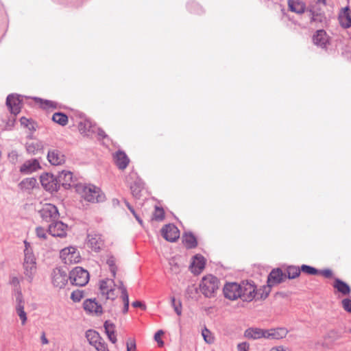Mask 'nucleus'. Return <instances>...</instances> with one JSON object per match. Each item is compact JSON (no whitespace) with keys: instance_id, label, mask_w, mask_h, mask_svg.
<instances>
[{"instance_id":"obj_1","label":"nucleus","mask_w":351,"mask_h":351,"mask_svg":"<svg viewBox=\"0 0 351 351\" xmlns=\"http://www.w3.org/2000/svg\"><path fill=\"white\" fill-rule=\"evenodd\" d=\"M75 191L89 202L99 203L106 199V196L100 188L93 184L79 183L75 185Z\"/></svg>"},{"instance_id":"obj_2","label":"nucleus","mask_w":351,"mask_h":351,"mask_svg":"<svg viewBox=\"0 0 351 351\" xmlns=\"http://www.w3.org/2000/svg\"><path fill=\"white\" fill-rule=\"evenodd\" d=\"M219 280L213 275H208L202 278L199 284L202 293L206 298L214 297L216 291L219 289Z\"/></svg>"},{"instance_id":"obj_3","label":"nucleus","mask_w":351,"mask_h":351,"mask_svg":"<svg viewBox=\"0 0 351 351\" xmlns=\"http://www.w3.org/2000/svg\"><path fill=\"white\" fill-rule=\"evenodd\" d=\"M69 278L73 285L84 287L88 282L90 276L87 270L75 267L70 271Z\"/></svg>"},{"instance_id":"obj_4","label":"nucleus","mask_w":351,"mask_h":351,"mask_svg":"<svg viewBox=\"0 0 351 351\" xmlns=\"http://www.w3.org/2000/svg\"><path fill=\"white\" fill-rule=\"evenodd\" d=\"M40 217L43 221L47 223H52L60 217V213L58 208L52 204H45L42 208L38 210Z\"/></svg>"},{"instance_id":"obj_5","label":"nucleus","mask_w":351,"mask_h":351,"mask_svg":"<svg viewBox=\"0 0 351 351\" xmlns=\"http://www.w3.org/2000/svg\"><path fill=\"white\" fill-rule=\"evenodd\" d=\"M85 336L89 344L97 351H109L106 343L97 331L89 329L86 332Z\"/></svg>"},{"instance_id":"obj_6","label":"nucleus","mask_w":351,"mask_h":351,"mask_svg":"<svg viewBox=\"0 0 351 351\" xmlns=\"http://www.w3.org/2000/svg\"><path fill=\"white\" fill-rule=\"evenodd\" d=\"M40 180L43 187L50 193L57 192L60 189L58 178L54 176L52 173H43L40 177Z\"/></svg>"},{"instance_id":"obj_7","label":"nucleus","mask_w":351,"mask_h":351,"mask_svg":"<svg viewBox=\"0 0 351 351\" xmlns=\"http://www.w3.org/2000/svg\"><path fill=\"white\" fill-rule=\"evenodd\" d=\"M241 299L244 302H251L256 297V287L252 280L242 281L240 283Z\"/></svg>"},{"instance_id":"obj_8","label":"nucleus","mask_w":351,"mask_h":351,"mask_svg":"<svg viewBox=\"0 0 351 351\" xmlns=\"http://www.w3.org/2000/svg\"><path fill=\"white\" fill-rule=\"evenodd\" d=\"M6 106L10 113L17 115L23 107V96L16 93H12L7 96Z\"/></svg>"},{"instance_id":"obj_9","label":"nucleus","mask_w":351,"mask_h":351,"mask_svg":"<svg viewBox=\"0 0 351 351\" xmlns=\"http://www.w3.org/2000/svg\"><path fill=\"white\" fill-rule=\"evenodd\" d=\"M68 226L58 219L49 224L47 231L54 237L64 238L66 236Z\"/></svg>"},{"instance_id":"obj_10","label":"nucleus","mask_w":351,"mask_h":351,"mask_svg":"<svg viewBox=\"0 0 351 351\" xmlns=\"http://www.w3.org/2000/svg\"><path fill=\"white\" fill-rule=\"evenodd\" d=\"M69 277L66 271L61 267H57L52 272V283L54 287L59 289L64 287L66 285Z\"/></svg>"},{"instance_id":"obj_11","label":"nucleus","mask_w":351,"mask_h":351,"mask_svg":"<svg viewBox=\"0 0 351 351\" xmlns=\"http://www.w3.org/2000/svg\"><path fill=\"white\" fill-rule=\"evenodd\" d=\"M241 286L237 282H227L223 289L224 297L230 300L241 298Z\"/></svg>"},{"instance_id":"obj_12","label":"nucleus","mask_w":351,"mask_h":351,"mask_svg":"<svg viewBox=\"0 0 351 351\" xmlns=\"http://www.w3.org/2000/svg\"><path fill=\"white\" fill-rule=\"evenodd\" d=\"M161 234L169 242H175L180 237V230L172 223L165 225L161 229Z\"/></svg>"},{"instance_id":"obj_13","label":"nucleus","mask_w":351,"mask_h":351,"mask_svg":"<svg viewBox=\"0 0 351 351\" xmlns=\"http://www.w3.org/2000/svg\"><path fill=\"white\" fill-rule=\"evenodd\" d=\"M313 42L315 45L326 49L330 44V37L324 29L317 30L313 36Z\"/></svg>"},{"instance_id":"obj_14","label":"nucleus","mask_w":351,"mask_h":351,"mask_svg":"<svg viewBox=\"0 0 351 351\" xmlns=\"http://www.w3.org/2000/svg\"><path fill=\"white\" fill-rule=\"evenodd\" d=\"M58 178L60 187L62 186L64 189H69L71 187L75 189V185L78 184L73 180V173L69 171H62L59 173Z\"/></svg>"},{"instance_id":"obj_15","label":"nucleus","mask_w":351,"mask_h":351,"mask_svg":"<svg viewBox=\"0 0 351 351\" xmlns=\"http://www.w3.org/2000/svg\"><path fill=\"white\" fill-rule=\"evenodd\" d=\"M286 274H283L280 268L273 269L267 276V287H271L285 281Z\"/></svg>"},{"instance_id":"obj_16","label":"nucleus","mask_w":351,"mask_h":351,"mask_svg":"<svg viewBox=\"0 0 351 351\" xmlns=\"http://www.w3.org/2000/svg\"><path fill=\"white\" fill-rule=\"evenodd\" d=\"M83 308L88 313L101 315L103 313L101 305L96 301L95 298H88L85 300L83 302Z\"/></svg>"},{"instance_id":"obj_17","label":"nucleus","mask_w":351,"mask_h":351,"mask_svg":"<svg viewBox=\"0 0 351 351\" xmlns=\"http://www.w3.org/2000/svg\"><path fill=\"white\" fill-rule=\"evenodd\" d=\"M87 245L93 251L96 252H99L101 250L102 245H104V241L101 239V236L95 232L88 234Z\"/></svg>"},{"instance_id":"obj_18","label":"nucleus","mask_w":351,"mask_h":351,"mask_svg":"<svg viewBox=\"0 0 351 351\" xmlns=\"http://www.w3.org/2000/svg\"><path fill=\"white\" fill-rule=\"evenodd\" d=\"M310 13L311 23H322L326 22V16L323 10H322L317 6H311L306 10Z\"/></svg>"},{"instance_id":"obj_19","label":"nucleus","mask_w":351,"mask_h":351,"mask_svg":"<svg viewBox=\"0 0 351 351\" xmlns=\"http://www.w3.org/2000/svg\"><path fill=\"white\" fill-rule=\"evenodd\" d=\"M47 160L52 165H60L64 162L65 156L58 149H53L48 151Z\"/></svg>"},{"instance_id":"obj_20","label":"nucleus","mask_w":351,"mask_h":351,"mask_svg":"<svg viewBox=\"0 0 351 351\" xmlns=\"http://www.w3.org/2000/svg\"><path fill=\"white\" fill-rule=\"evenodd\" d=\"M40 168L38 160L34 158L25 161L20 167V172L23 174H30Z\"/></svg>"},{"instance_id":"obj_21","label":"nucleus","mask_w":351,"mask_h":351,"mask_svg":"<svg viewBox=\"0 0 351 351\" xmlns=\"http://www.w3.org/2000/svg\"><path fill=\"white\" fill-rule=\"evenodd\" d=\"M78 129L82 134L86 136H90L96 132V125L88 119L80 121L78 125Z\"/></svg>"},{"instance_id":"obj_22","label":"nucleus","mask_w":351,"mask_h":351,"mask_svg":"<svg viewBox=\"0 0 351 351\" xmlns=\"http://www.w3.org/2000/svg\"><path fill=\"white\" fill-rule=\"evenodd\" d=\"M289 10L298 14H302L306 10V3L302 0H288Z\"/></svg>"},{"instance_id":"obj_23","label":"nucleus","mask_w":351,"mask_h":351,"mask_svg":"<svg viewBox=\"0 0 351 351\" xmlns=\"http://www.w3.org/2000/svg\"><path fill=\"white\" fill-rule=\"evenodd\" d=\"M338 19L342 27L348 29L351 27V11L349 6H346L342 9Z\"/></svg>"},{"instance_id":"obj_24","label":"nucleus","mask_w":351,"mask_h":351,"mask_svg":"<svg viewBox=\"0 0 351 351\" xmlns=\"http://www.w3.org/2000/svg\"><path fill=\"white\" fill-rule=\"evenodd\" d=\"M116 165L119 169H125L130 162V159L126 154L121 150L117 151L114 155Z\"/></svg>"},{"instance_id":"obj_25","label":"nucleus","mask_w":351,"mask_h":351,"mask_svg":"<svg viewBox=\"0 0 351 351\" xmlns=\"http://www.w3.org/2000/svg\"><path fill=\"white\" fill-rule=\"evenodd\" d=\"M182 243L187 249H193L197 246L196 237L191 232H184L182 235Z\"/></svg>"},{"instance_id":"obj_26","label":"nucleus","mask_w":351,"mask_h":351,"mask_svg":"<svg viewBox=\"0 0 351 351\" xmlns=\"http://www.w3.org/2000/svg\"><path fill=\"white\" fill-rule=\"evenodd\" d=\"M333 287L343 295H349L351 292L350 285L339 278H335Z\"/></svg>"},{"instance_id":"obj_27","label":"nucleus","mask_w":351,"mask_h":351,"mask_svg":"<svg viewBox=\"0 0 351 351\" xmlns=\"http://www.w3.org/2000/svg\"><path fill=\"white\" fill-rule=\"evenodd\" d=\"M262 328L250 327L244 331V337L248 339L258 340L262 339Z\"/></svg>"},{"instance_id":"obj_28","label":"nucleus","mask_w":351,"mask_h":351,"mask_svg":"<svg viewBox=\"0 0 351 351\" xmlns=\"http://www.w3.org/2000/svg\"><path fill=\"white\" fill-rule=\"evenodd\" d=\"M105 332L108 336V339L112 343L117 342V337L115 335V325L110 322L109 320H106L104 324Z\"/></svg>"},{"instance_id":"obj_29","label":"nucleus","mask_w":351,"mask_h":351,"mask_svg":"<svg viewBox=\"0 0 351 351\" xmlns=\"http://www.w3.org/2000/svg\"><path fill=\"white\" fill-rule=\"evenodd\" d=\"M289 332V330L284 327L271 328V340H280L285 338Z\"/></svg>"},{"instance_id":"obj_30","label":"nucleus","mask_w":351,"mask_h":351,"mask_svg":"<svg viewBox=\"0 0 351 351\" xmlns=\"http://www.w3.org/2000/svg\"><path fill=\"white\" fill-rule=\"evenodd\" d=\"M61 254L62 256L66 255V257H64V259L66 261H69L71 262L73 258L74 259L75 262L79 261L75 260L77 258L79 257V253H77L76 249L73 247H69L63 249L61 252Z\"/></svg>"},{"instance_id":"obj_31","label":"nucleus","mask_w":351,"mask_h":351,"mask_svg":"<svg viewBox=\"0 0 351 351\" xmlns=\"http://www.w3.org/2000/svg\"><path fill=\"white\" fill-rule=\"evenodd\" d=\"M112 285H114L113 279H104L99 282L100 295L104 298L112 287Z\"/></svg>"},{"instance_id":"obj_32","label":"nucleus","mask_w":351,"mask_h":351,"mask_svg":"<svg viewBox=\"0 0 351 351\" xmlns=\"http://www.w3.org/2000/svg\"><path fill=\"white\" fill-rule=\"evenodd\" d=\"M36 263H23L24 274L27 277L28 281L32 282L36 271Z\"/></svg>"},{"instance_id":"obj_33","label":"nucleus","mask_w":351,"mask_h":351,"mask_svg":"<svg viewBox=\"0 0 351 351\" xmlns=\"http://www.w3.org/2000/svg\"><path fill=\"white\" fill-rule=\"evenodd\" d=\"M193 261L191 263L192 267L195 268V270L197 272L201 271L205 267V258L201 254H196L193 257Z\"/></svg>"},{"instance_id":"obj_34","label":"nucleus","mask_w":351,"mask_h":351,"mask_svg":"<svg viewBox=\"0 0 351 351\" xmlns=\"http://www.w3.org/2000/svg\"><path fill=\"white\" fill-rule=\"evenodd\" d=\"M37 184V180L35 178H27L23 179L19 184L22 190L33 189Z\"/></svg>"},{"instance_id":"obj_35","label":"nucleus","mask_w":351,"mask_h":351,"mask_svg":"<svg viewBox=\"0 0 351 351\" xmlns=\"http://www.w3.org/2000/svg\"><path fill=\"white\" fill-rule=\"evenodd\" d=\"M143 189V183L141 180L135 181L131 186L130 189L132 194L136 199H140L142 189Z\"/></svg>"},{"instance_id":"obj_36","label":"nucleus","mask_w":351,"mask_h":351,"mask_svg":"<svg viewBox=\"0 0 351 351\" xmlns=\"http://www.w3.org/2000/svg\"><path fill=\"white\" fill-rule=\"evenodd\" d=\"M25 147L28 154L35 155L43 149V145L39 141H35L27 143Z\"/></svg>"},{"instance_id":"obj_37","label":"nucleus","mask_w":351,"mask_h":351,"mask_svg":"<svg viewBox=\"0 0 351 351\" xmlns=\"http://www.w3.org/2000/svg\"><path fill=\"white\" fill-rule=\"evenodd\" d=\"M52 121L61 126H65L68 123V117L63 112H55L52 116Z\"/></svg>"},{"instance_id":"obj_38","label":"nucleus","mask_w":351,"mask_h":351,"mask_svg":"<svg viewBox=\"0 0 351 351\" xmlns=\"http://www.w3.org/2000/svg\"><path fill=\"white\" fill-rule=\"evenodd\" d=\"M301 274L300 267L295 265H289L286 269V278L294 279L298 277Z\"/></svg>"},{"instance_id":"obj_39","label":"nucleus","mask_w":351,"mask_h":351,"mask_svg":"<svg viewBox=\"0 0 351 351\" xmlns=\"http://www.w3.org/2000/svg\"><path fill=\"white\" fill-rule=\"evenodd\" d=\"M34 99L36 102L39 103L40 104V107L45 110L56 108V103L51 100L43 99L36 97H34Z\"/></svg>"},{"instance_id":"obj_40","label":"nucleus","mask_w":351,"mask_h":351,"mask_svg":"<svg viewBox=\"0 0 351 351\" xmlns=\"http://www.w3.org/2000/svg\"><path fill=\"white\" fill-rule=\"evenodd\" d=\"M187 9L190 12L196 14H201L204 12L202 6L195 1L189 2L187 4Z\"/></svg>"},{"instance_id":"obj_41","label":"nucleus","mask_w":351,"mask_h":351,"mask_svg":"<svg viewBox=\"0 0 351 351\" xmlns=\"http://www.w3.org/2000/svg\"><path fill=\"white\" fill-rule=\"evenodd\" d=\"M106 263L109 267V269L112 274V278H115L117 267L116 266L114 257L113 256H109L106 261Z\"/></svg>"},{"instance_id":"obj_42","label":"nucleus","mask_w":351,"mask_h":351,"mask_svg":"<svg viewBox=\"0 0 351 351\" xmlns=\"http://www.w3.org/2000/svg\"><path fill=\"white\" fill-rule=\"evenodd\" d=\"M300 270L301 272L308 275H317L319 274V269L308 265H302Z\"/></svg>"},{"instance_id":"obj_43","label":"nucleus","mask_w":351,"mask_h":351,"mask_svg":"<svg viewBox=\"0 0 351 351\" xmlns=\"http://www.w3.org/2000/svg\"><path fill=\"white\" fill-rule=\"evenodd\" d=\"M165 218V211L162 208L159 206L155 207L154 213H153L152 219L160 221H162Z\"/></svg>"},{"instance_id":"obj_44","label":"nucleus","mask_w":351,"mask_h":351,"mask_svg":"<svg viewBox=\"0 0 351 351\" xmlns=\"http://www.w3.org/2000/svg\"><path fill=\"white\" fill-rule=\"evenodd\" d=\"M202 335L204 340L207 343L211 344L214 342V337L212 335L211 332L206 327H204L202 330Z\"/></svg>"},{"instance_id":"obj_45","label":"nucleus","mask_w":351,"mask_h":351,"mask_svg":"<svg viewBox=\"0 0 351 351\" xmlns=\"http://www.w3.org/2000/svg\"><path fill=\"white\" fill-rule=\"evenodd\" d=\"M270 288L271 287H264L263 289H260L258 291L256 290V295H257V299L264 300L267 298V296L269 295Z\"/></svg>"},{"instance_id":"obj_46","label":"nucleus","mask_w":351,"mask_h":351,"mask_svg":"<svg viewBox=\"0 0 351 351\" xmlns=\"http://www.w3.org/2000/svg\"><path fill=\"white\" fill-rule=\"evenodd\" d=\"M171 306L178 315H182V303L180 300L176 301L174 297L171 298Z\"/></svg>"},{"instance_id":"obj_47","label":"nucleus","mask_w":351,"mask_h":351,"mask_svg":"<svg viewBox=\"0 0 351 351\" xmlns=\"http://www.w3.org/2000/svg\"><path fill=\"white\" fill-rule=\"evenodd\" d=\"M83 297L84 291L79 289L73 291L71 294V299L75 302H80Z\"/></svg>"},{"instance_id":"obj_48","label":"nucleus","mask_w":351,"mask_h":351,"mask_svg":"<svg viewBox=\"0 0 351 351\" xmlns=\"http://www.w3.org/2000/svg\"><path fill=\"white\" fill-rule=\"evenodd\" d=\"M24 263H35L36 258L33 253V251L24 250Z\"/></svg>"},{"instance_id":"obj_49","label":"nucleus","mask_w":351,"mask_h":351,"mask_svg":"<svg viewBox=\"0 0 351 351\" xmlns=\"http://www.w3.org/2000/svg\"><path fill=\"white\" fill-rule=\"evenodd\" d=\"M125 205L126 206L128 207V208L130 210V211L132 213V214L133 215V216L135 217V219H136V221L139 223V224L143 226V221L142 220V219L141 218V217L139 216V215H138L134 208L130 205V204L125 200Z\"/></svg>"},{"instance_id":"obj_50","label":"nucleus","mask_w":351,"mask_h":351,"mask_svg":"<svg viewBox=\"0 0 351 351\" xmlns=\"http://www.w3.org/2000/svg\"><path fill=\"white\" fill-rule=\"evenodd\" d=\"M16 310L18 315L19 316L20 319H21L22 324H25V323L27 320V315H26V313L24 311V306H16Z\"/></svg>"},{"instance_id":"obj_51","label":"nucleus","mask_w":351,"mask_h":351,"mask_svg":"<svg viewBox=\"0 0 351 351\" xmlns=\"http://www.w3.org/2000/svg\"><path fill=\"white\" fill-rule=\"evenodd\" d=\"M327 336L328 338L331 339V341H332L338 340L342 337L341 332L337 330H332L329 331Z\"/></svg>"},{"instance_id":"obj_52","label":"nucleus","mask_w":351,"mask_h":351,"mask_svg":"<svg viewBox=\"0 0 351 351\" xmlns=\"http://www.w3.org/2000/svg\"><path fill=\"white\" fill-rule=\"evenodd\" d=\"M47 232H48L47 230H45L43 227L38 226L36 228V236L40 239H43L44 240L47 239Z\"/></svg>"},{"instance_id":"obj_53","label":"nucleus","mask_w":351,"mask_h":351,"mask_svg":"<svg viewBox=\"0 0 351 351\" xmlns=\"http://www.w3.org/2000/svg\"><path fill=\"white\" fill-rule=\"evenodd\" d=\"M20 122H21V124L26 128H28L29 130H35V128L34 127L32 121L30 119L25 117H22L21 119H20Z\"/></svg>"},{"instance_id":"obj_54","label":"nucleus","mask_w":351,"mask_h":351,"mask_svg":"<svg viewBox=\"0 0 351 351\" xmlns=\"http://www.w3.org/2000/svg\"><path fill=\"white\" fill-rule=\"evenodd\" d=\"M341 303L344 310L351 313V299L345 298L342 300Z\"/></svg>"},{"instance_id":"obj_55","label":"nucleus","mask_w":351,"mask_h":351,"mask_svg":"<svg viewBox=\"0 0 351 351\" xmlns=\"http://www.w3.org/2000/svg\"><path fill=\"white\" fill-rule=\"evenodd\" d=\"M318 274H321L326 278H332L333 277L332 271L330 269H324L319 270Z\"/></svg>"},{"instance_id":"obj_56","label":"nucleus","mask_w":351,"mask_h":351,"mask_svg":"<svg viewBox=\"0 0 351 351\" xmlns=\"http://www.w3.org/2000/svg\"><path fill=\"white\" fill-rule=\"evenodd\" d=\"M127 351H135L136 342L134 339H129L126 343Z\"/></svg>"},{"instance_id":"obj_57","label":"nucleus","mask_w":351,"mask_h":351,"mask_svg":"<svg viewBox=\"0 0 351 351\" xmlns=\"http://www.w3.org/2000/svg\"><path fill=\"white\" fill-rule=\"evenodd\" d=\"M115 290L112 287L109 290V291L106 293V295L104 297L105 300H114L117 298V295L115 294Z\"/></svg>"},{"instance_id":"obj_58","label":"nucleus","mask_w":351,"mask_h":351,"mask_svg":"<svg viewBox=\"0 0 351 351\" xmlns=\"http://www.w3.org/2000/svg\"><path fill=\"white\" fill-rule=\"evenodd\" d=\"M16 301L17 302L16 306H24L23 305L24 301H23V295H22L21 290H18L16 292Z\"/></svg>"},{"instance_id":"obj_59","label":"nucleus","mask_w":351,"mask_h":351,"mask_svg":"<svg viewBox=\"0 0 351 351\" xmlns=\"http://www.w3.org/2000/svg\"><path fill=\"white\" fill-rule=\"evenodd\" d=\"M121 298L125 304H129V295L126 288H122Z\"/></svg>"},{"instance_id":"obj_60","label":"nucleus","mask_w":351,"mask_h":351,"mask_svg":"<svg viewBox=\"0 0 351 351\" xmlns=\"http://www.w3.org/2000/svg\"><path fill=\"white\" fill-rule=\"evenodd\" d=\"M237 349L239 351H249V344L247 342H242L238 344Z\"/></svg>"},{"instance_id":"obj_61","label":"nucleus","mask_w":351,"mask_h":351,"mask_svg":"<svg viewBox=\"0 0 351 351\" xmlns=\"http://www.w3.org/2000/svg\"><path fill=\"white\" fill-rule=\"evenodd\" d=\"M262 338H264L265 339L271 340L270 336H271V328L269 329H263L262 328Z\"/></svg>"},{"instance_id":"obj_62","label":"nucleus","mask_w":351,"mask_h":351,"mask_svg":"<svg viewBox=\"0 0 351 351\" xmlns=\"http://www.w3.org/2000/svg\"><path fill=\"white\" fill-rule=\"evenodd\" d=\"M132 305L134 308H141L143 310L146 309L145 305L139 300H136V301L133 302Z\"/></svg>"},{"instance_id":"obj_63","label":"nucleus","mask_w":351,"mask_h":351,"mask_svg":"<svg viewBox=\"0 0 351 351\" xmlns=\"http://www.w3.org/2000/svg\"><path fill=\"white\" fill-rule=\"evenodd\" d=\"M10 284L12 285V286L15 287H17L19 286V280L17 277L16 276H13L11 278L10 280Z\"/></svg>"},{"instance_id":"obj_64","label":"nucleus","mask_w":351,"mask_h":351,"mask_svg":"<svg viewBox=\"0 0 351 351\" xmlns=\"http://www.w3.org/2000/svg\"><path fill=\"white\" fill-rule=\"evenodd\" d=\"M96 132L97 133V135L99 137L101 138H107V134H106V132L101 129V128H97L96 127Z\"/></svg>"}]
</instances>
